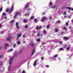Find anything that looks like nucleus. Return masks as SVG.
<instances>
[{"label":"nucleus","instance_id":"obj_49","mask_svg":"<svg viewBox=\"0 0 73 73\" xmlns=\"http://www.w3.org/2000/svg\"><path fill=\"white\" fill-rule=\"evenodd\" d=\"M66 12H64V15H66Z\"/></svg>","mask_w":73,"mask_h":73},{"label":"nucleus","instance_id":"obj_34","mask_svg":"<svg viewBox=\"0 0 73 73\" xmlns=\"http://www.w3.org/2000/svg\"><path fill=\"white\" fill-rule=\"evenodd\" d=\"M5 15H6V13H3V16H5Z\"/></svg>","mask_w":73,"mask_h":73},{"label":"nucleus","instance_id":"obj_14","mask_svg":"<svg viewBox=\"0 0 73 73\" xmlns=\"http://www.w3.org/2000/svg\"><path fill=\"white\" fill-rule=\"evenodd\" d=\"M35 18V17L33 16H32L30 18V20H31V19H34Z\"/></svg>","mask_w":73,"mask_h":73},{"label":"nucleus","instance_id":"obj_53","mask_svg":"<svg viewBox=\"0 0 73 73\" xmlns=\"http://www.w3.org/2000/svg\"><path fill=\"white\" fill-rule=\"evenodd\" d=\"M72 28V27H69V28H70H70Z\"/></svg>","mask_w":73,"mask_h":73},{"label":"nucleus","instance_id":"obj_17","mask_svg":"<svg viewBox=\"0 0 73 73\" xmlns=\"http://www.w3.org/2000/svg\"><path fill=\"white\" fill-rule=\"evenodd\" d=\"M49 27H50V25H48L47 26V29H49Z\"/></svg>","mask_w":73,"mask_h":73},{"label":"nucleus","instance_id":"obj_46","mask_svg":"<svg viewBox=\"0 0 73 73\" xmlns=\"http://www.w3.org/2000/svg\"><path fill=\"white\" fill-rule=\"evenodd\" d=\"M45 13H42V15H45Z\"/></svg>","mask_w":73,"mask_h":73},{"label":"nucleus","instance_id":"obj_7","mask_svg":"<svg viewBox=\"0 0 73 73\" xmlns=\"http://www.w3.org/2000/svg\"><path fill=\"white\" fill-rule=\"evenodd\" d=\"M68 37L64 36L63 37L64 40H68Z\"/></svg>","mask_w":73,"mask_h":73},{"label":"nucleus","instance_id":"obj_44","mask_svg":"<svg viewBox=\"0 0 73 73\" xmlns=\"http://www.w3.org/2000/svg\"><path fill=\"white\" fill-rule=\"evenodd\" d=\"M23 73H25V71L23 70L22 72Z\"/></svg>","mask_w":73,"mask_h":73},{"label":"nucleus","instance_id":"obj_10","mask_svg":"<svg viewBox=\"0 0 73 73\" xmlns=\"http://www.w3.org/2000/svg\"><path fill=\"white\" fill-rule=\"evenodd\" d=\"M36 28L37 29H42V27H36Z\"/></svg>","mask_w":73,"mask_h":73},{"label":"nucleus","instance_id":"obj_55","mask_svg":"<svg viewBox=\"0 0 73 73\" xmlns=\"http://www.w3.org/2000/svg\"><path fill=\"white\" fill-rule=\"evenodd\" d=\"M72 22H73V19H72Z\"/></svg>","mask_w":73,"mask_h":73},{"label":"nucleus","instance_id":"obj_37","mask_svg":"<svg viewBox=\"0 0 73 73\" xmlns=\"http://www.w3.org/2000/svg\"><path fill=\"white\" fill-rule=\"evenodd\" d=\"M9 50L10 52H11V51H12L13 50V49H11Z\"/></svg>","mask_w":73,"mask_h":73},{"label":"nucleus","instance_id":"obj_1","mask_svg":"<svg viewBox=\"0 0 73 73\" xmlns=\"http://www.w3.org/2000/svg\"><path fill=\"white\" fill-rule=\"evenodd\" d=\"M13 7H12L11 8L10 10L9 11L8 9H7L6 11L7 12H9V13H11L12 11H13Z\"/></svg>","mask_w":73,"mask_h":73},{"label":"nucleus","instance_id":"obj_24","mask_svg":"<svg viewBox=\"0 0 73 73\" xmlns=\"http://www.w3.org/2000/svg\"><path fill=\"white\" fill-rule=\"evenodd\" d=\"M55 31L56 32H58V29H56L55 30Z\"/></svg>","mask_w":73,"mask_h":73},{"label":"nucleus","instance_id":"obj_26","mask_svg":"<svg viewBox=\"0 0 73 73\" xmlns=\"http://www.w3.org/2000/svg\"><path fill=\"white\" fill-rule=\"evenodd\" d=\"M57 23L58 24L59 23H60V21H58L57 22Z\"/></svg>","mask_w":73,"mask_h":73},{"label":"nucleus","instance_id":"obj_38","mask_svg":"<svg viewBox=\"0 0 73 73\" xmlns=\"http://www.w3.org/2000/svg\"><path fill=\"white\" fill-rule=\"evenodd\" d=\"M21 42L20 41H18V44H20Z\"/></svg>","mask_w":73,"mask_h":73},{"label":"nucleus","instance_id":"obj_16","mask_svg":"<svg viewBox=\"0 0 73 73\" xmlns=\"http://www.w3.org/2000/svg\"><path fill=\"white\" fill-rule=\"evenodd\" d=\"M2 10H3V7H1L0 8V11L1 12V11H2Z\"/></svg>","mask_w":73,"mask_h":73},{"label":"nucleus","instance_id":"obj_21","mask_svg":"<svg viewBox=\"0 0 73 73\" xmlns=\"http://www.w3.org/2000/svg\"><path fill=\"white\" fill-rule=\"evenodd\" d=\"M52 4L53 3H52L51 2H50V6H51Z\"/></svg>","mask_w":73,"mask_h":73},{"label":"nucleus","instance_id":"obj_33","mask_svg":"<svg viewBox=\"0 0 73 73\" xmlns=\"http://www.w3.org/2000/svg\"><path fill=\"white\" fill-rule=\"evenodd\" d=\"M37 41L38 42H39V41H40V39H37Z\"/></svg>","mask_w":73,"mask_h":73},{"label":"nucleus","instance_id":"obj_42","mask_svg":"<svg viewBox=\"0 0 73 73\" xmlns=\"http://www.w3.org/2000/svg\"><path fill=\"white\" fill-rule=\"evenodd\" d=\"M38 36H40V33H38Z\"/></svg>","mask_w":73,"mask_h":73},{"label":"nucleus","instance_id":"obj_61","mask_svg":"<svg viewBox=\"0 0 73 73\" xmlns=\"http://www.w3.org/2000/svg\"><path fill=\"white\" fill-rule=\"evenodd\" d=\"M71 10H72V11H73V9H71Z\"/></svg>","mask_w":73,"mask_h":73},{"label":"nucleus","instance_id":"obj_18","mask_svg":"<svg viewBox=\"0 0 73 73\" xmlns=\"http://www.w3.org/2000/svg\"><path fill=\"white\" fill-rule=\"evenodd\" d=\"M63 29H64L65 31H67V30L66 29V28L65 27H63Z\"/></svg>","mask_w":73,"mask_h":73},{"label":"nucleus","instance_id":"obj_2","mask_svg":"<svg viewBox=\"0 0 73 73\" xmlns=\"http://www.w3.org/2000/svg\"><path fill=\"white\" fill-rule=\"evenodd\" d=\"M14 58V57H12L11 58H10L9 61V63L10 64H12V61H13V60Z\"/></svg>","mask_w":73,"mask_h":73},{"label":"nucleus","instance_id":"obj_62","mask_svg":"<svg viewBox=\"0 0 73 73\" xmlns=\"http://www.w3.org/2000/svg\"><path fill=\"white\" fill-rule=\"evenodd\" d=\"M17 40H18V38H17Z\"/></svg>","mask_w":73,"mask_h":73},{"label":"nucleus","instance_id":"obj_4","mask_svg":"<svg viewBox=\"0 0 73 73\" xmlns=\"http://www.w3.org/2000/svg\"><path fill=\"white\" fill-rule=\"evenodd\" d=\"M9 37H7V41H10V40L12 38L11 37V34H9Z\"/></svg>","mask_w":73,"mask_h":73},{"label":"nucleus","instance_id":"obj_27","mask_svg":"<svg viewBox=\"0 0 73 73\" xmlns=\"http://www.w3.org/2000/svg\"><path fill=\"white\" fill-rule=\"evenodd\" d=\"M70 47H67L66 48L67 50H69V49H70Z\"/></svg>","mask_w":73,"mask_h":73},{"label":"nucleus","instance_id":"obj_39","mask_svg":"<svg viewBox=\"0 0 73 73\" xmlns=\"http://www.w3.org/2000/svg\"><path fill=\"white\" fill-rule=\"evenodd\" d=\"M14 22V21L13 20L12 21H11V23H13Z\"/></svg>","mask_w":73,"mask_h":73},{"label":"nucleus","instance_id":"obj_29","mask_svg":"<svg viewBox=\"0 0 73 73\" xmlns=\"http://www.w3.org/2000/svg\"><path fill=\"white\" fill-rule=\"evenodd\" d=\"M63 50V48H60V50Z\"/></svg>","mask_w":73,"mask_h":73},{"label":"nucleus","instance_id":"obj_9","mask_svg":"<svg viewBox=\"0 0 73 73\" xmlns=\"http://www.w3.org/2000/svg\"><path fill=\"white\" fill-rule=\"evenodd\" d=\"M5 47H4V49H7V47H6V46H9V45L8 44H5Z\"/></svg>","mask_w":73,"mask_h":73},{"label":"nucleus","instance_id":"obj_11","mask_svg":"<svg viewBox=\"0 0 73 73\" xmlns=\"http://www.w3.org/2000/svg\"><path fill=\"white\" fill-rule=\"evenodd\" d=\"M23 22L25 23H26L27 22V20H24V21H23Z\"/></svg>","mask_w":73,"mask_h":73},{"label":"nucleus","instance_id":"obj_58","mask_svg":"<svg viewBox=\"0 0 73 73\" xmlns=\"http://www.w3.org/2000/svg\"><path fill=\"white\" fill-rule=\"evenodd\" d=\"M22 52V51H21L20 52H19V53H20L21 52Z\"/></svg>","mask_w":73,"mask_h":73},{"label":"nucleus","instance_id":"obj_30","mask_svg":"<svg viewBox=\"0 0 73 73\" xmlns=\"http://www.w3.org/2000/svg\"><path fill=\"white\" fill-rule=\"evenodd\" d=\"M4 33V31H1V34H3V33Z\"/></svg>","mask_w":73,"mask_h":73},{"label":"nucleus","instance_id":"obj_48","mask_svg":"<svg viewBox=\"0 0 73 73\" xmlns=\"http://www.w3.org/2000/svg\"><path fill=\"white\" fill-rule=\"evenodd\" d=\"M50 20L52 19V17H50Z\"/></svg>","mask_w":73,"mask_h":73},{"label":"nucleus","instance_id":"obj_22","mask_svg":"<svg viewBox=\"0 0 73 73\" xmlns=\"http://www.w3.org/2000/svg\"><path fill=\"white\" fill-rule=\"evenodd\" d=\"M28 27V25H25V28H27Z\"/></svg>","mask_w":73,"mask_h":73},{"label":"nucleus","instance_id":"obj_64","mask_svg":"<svg viewBox=\"0 0 73 73\" xmlns=\"http://www.w3.org/2000/svg\"><path fill=\"white\" fill-rule=\"evenodd\" d=\"M4 1H5V0H3Z\"/></svg>","mask_w":73,"mask_h":73},{"label":"nucleus","instance_id":"obj_23","mask_svg":"<svg viewBox=\"0 0 73 73\" xmlns=\"http://www.w3.org/2000/svg\"><path fill=\"white\" fill-rule=\"evenodd\" d=\"M8 70L9 71V70H10V69H11V67L10 66H9L8 67Z\"/></svg>","mask_w":73,"mask_h":73},{"label":"nucleus","instance_id":"obj_43","mask_svg":"<svg viewBox=\"0 0 73 73\" xmlns=\"http://www.w3.org/2000/svg\"><path fill=\"white\" fill-rule=\"evenodd\" d=\"M62 42H59V43L60 44H62Z\"/></svg>","mask_w":73,"mask_h":73},{"label":"nucleus","instance_id":"obj_5","mask_svg":"<svg viewBox=\"0 0 73 73\" xmlns=\"http://www.w3.org/2000/svg\"><path fill=\"white\" fill-rule=\"evenodd\" d=\"M29 3H27L26 5L25 6V7H24L25 9V8H28V7H29Z\"/></svg>","mask_w":73,"mask_h":73},{"label":"nucleus","instance_id":"obj_59","mask_svg":"<svg viewBox=\"0 0 73 73\" xmlns=\"http://www.w3.org/2000/svg\"><path fill=\"white\" fill-rule=\"evenodd\" d=\"M66 17V16H64V17Z\"/></svg>","mask_w":73,"mask_h":73},{"label":"nucleus","instance_id":"obj_13","mask_svg":"<svg viewBox=\"0 0 73 73\" xmlns=\"http://www.w3.org/2000/svg\"><path fill=\"white\" fill-rule=\"evenodd\" d=\"M34 21L35 23H36L37 21V19H34Z\"/></svg>","mask_w":73,"mask_h":73},{"label":"nucleus","instance_id":"obj_31","mask_svg":"<svg viewBox=\"0 0 73 73\" xmlns=\"http://www.w3.org/2000/svg\"><path fill=\"white\" fill-rule=\"evenodd\" d=\"M46 68H49V66L48 65H47L46 66Z\"/></svg>","mask_w":73,"mask_h":73},{"label":"nucleus","instance_id":"obj_56","mask_svg":"<svg viewBox=\"0 0 73 73\" xmlns=\"http://www.w3.org/2000/svg\"><path fill=\"white\" fill-rule=\"evenodd\" d=\"M34 33H36V31H34Z\"/></svg>","mask_w":73,"mask_h":73},{"label":"nucleus","instance_id":"obj_32","mask_svg":"<svg viewBox=\"0 0 73 73\" xmlns=\"http://www.w3.org/2000/svg\"><path fill=\"white\" fill-rule=\"evenodd\" d=\"M16 44H14V45L13 46V47H16Z\"/></svg>","mask_w":73,"mask_h":73},{"label":"nucleus","instance_id":"obj_47","mask_svg":"<svg viewBox=\"0 0 73 73\" xmlns=\"http://www.w3.org/2000/svg\"><path fill=\"white\" fill-rule=\"evenodd\" d=\"M44 33H46V31H44Z\"/></svg>","mask_w":73,"mask_h":73},{"label":"nucleus","instance_id":"obj_28","mask_svg":"<svg viewBox=\"0 0 73 73\" xmlns=\"http://www.w3.org/2000/svg\"><path fill=\"white\" fill-rule=\"evenodd\" d=\"M19 14V12H17L16 13V15H17Z\"/></svg>","mask_w":73,"mask_h":73},{"label":"nucleus","instance_id":"obj_12","mask_svg":"<svg viewBox=\"0 0 73 73\" xmlns=\"http://www.w3.org/2000/svg\"><path fill=\"white\" fill-rule=\"evenodd\" d=\"M31 46L33 47L34 45H35V44L34 43H31Z\"/></svg>","mask_w":73,"mask_h":73},{"label":"nucleus","instance_id":"obj_8","mask_svg":"<svg viewBox=\"0 0 73 73\" xmlns=\"http://www.w3.org/2000/svg\"><path fill=\"white\" fill-rule=\"evenodd\" d=\"M37 62V60H36L34 62V66H36V65H37L36 62Z\"/></svg>","mask_w":73,"mask_h":73},{"label":"nucleus","instance_id":"obj_25","mask_svg":"<svg viewBox=\"0 0 73 73\" xmlns=\"http://www.w3.org/2000/svg\"><path fill=\"white\" fill-rule=\"evenodd\" d=\"M16 17H17V15H15L14 17V18L15 19L16 18Z\"/></svg>","mask_w":73,"mask_h":73},{"label":"nucleus","instance_id":"obj_20","mask_svg":"<svg viewBox=\"0 0 73 73\" xmlns=\"http://www.w3.org/2000/svg\"><path fill=\"white\" fill-rule=\"evenodd\" d=\"M21 34H19V35H18V37H20L21 36Z\"/></svg>","mask_w":73,"mask_h":73},{"label":"nucleus","instance_id":"obj_60","mask_svg":"<svg viewBox=\"0 0 73 73\" xmlns=\"http://www.w3.org/2000/svg\"><path fill=\"white\" fill-rule=\"evenodd\" d=\"M1 27V25H0V28Z\"/></svg>","mask_w":73,"mask_h":73},{"label":"nucleus","instance_id":"obj_35","mask_svg":"<svg viewBox=\"0 0 73 73\" xmlns=\"http://www.w3.org/2000/svg\"><path fill=\"white\" fill-rule=\"evenodd\" d=\"M57 57V55H54V57H55V58Z\"/></svg>","mask_w":73,"mask_h":73},{"label":"nucleus","instance_id":"obj_63","mask_svg":"<svg viewBox=\"0 0 73 73\" xmlns=\"http://www.w3.org/2000/svg\"><path fill=\"white\" fill-rule=\"evenodd\" d=\"M16 56H14V57H15Z\"/></svg>","mask_w":73,"mask_h":73},{"label":"nucleus","instance_id":"obj_54","mask_svg":"<svg viewBox=\"0 0 73 73\" xmlns=\"http://www.w3.org/2000/svg\"><path fill=\"white\" fill-rule=\"evenodd\" d=\"M1 65H2V63L0 64V66H1Z\"/></svg>","mask_w":73,"mask_h":73},{"label":"nucleus","instance_id":"obj_36","mask_svg":"<svg viewBox=\"0 0 73 73\" xmlns=\"http://www.w3.org/2000/svg\"><path fill=\"white\" fill-rule=\"evenodd\" d=\"M68 25V23H66V26H67Z\"/></svg>","mask_w":73,"mask_h":73},{"label":"nucleus","instance_id":"obj_3","mask_svg":"<svg viewBox=\"0 0 73 73\" xmlns=\"http://www.w3.org/2000/svg\"><path fill=\"white\" fill-rule=\"evenodd\" d=\"M16 25L17 28L19 29H20V26H19V23H18V22L16 23Z\"/></svg>","mask_w":73,"mask_h":73},{"label":"nucleus","instance_id":"obj_57","mask_svg":"<svg viewBox=\"0 0 73 73\" xmlns=\"http://www.w3.org/2000/svg\"><path fill=\"white\" fill-rule=\"evenodd\" d=\"M1 48H2V47H1L0 48V50H1Z\"/></svg>","mask_w":73,"mask_h":73},{"label":"nucleus","instance_id":"obj_40","mask_svg":"<svg viewBox=\"0 0 73 73\" xmlns=\"http://www.w3.org/2000/svg\"><path fill=\"white\" fill-rule=\"evenodd\" d=\"M41 59L42 60H44V57H42V58H41Z\"/></svg>","mask_w":73,"mask_h":73},{"label":"nucleus","instance_id":"obj_50","mask_svg":"<svg viewBox=\"0 0 73 73\" xmlns=\"http://www.w3.org/2000/svg\"><path fill=\"white\" fill-rule=\"evenodd\" d=\"M31 9L30 8H29L28 9V10H31Z\"/></svg>","mask_w":73,"mask_h":73},{"label":"nucleus","instance_id":"obj_51","mask_svg":"<svg viewBox=\"0 0 73 73\" xmlns=\"http://www.w3.org/2000/svg\"><path fill=\"white\" fill-rule=\"evenodd\" d=\"M3 56L2 55H1L0 58H1Z\"/></svg>","mask_w":73,"mask_h":73},{"label":"nucleus","instance_id":"obj_41","mask_svg":"<svg viewBox=\"0 0 73 73\" xmlns=\"http://www.w3.org/2000/svg\"><path fill=\"white\" fill-rule=\"evenodd\" d=\"M55 7H56V6H53L52 7V8H55Z\"/></svg>","mask_w":73,"mask_h":73},{"label":"nucleus","instance_id":"obj_6","mask_svg":"<svg viewBox=\"0 0 73 73\" xmlns=\"http://www.w3.org/2000/svg\"><path fill=\"white\" fill-rule=\"evenodd\" d=\"M42 21H44L45 20H46V17H43L42 18Z\"/></svg>","mask_w":73,"mask_h":73},{"label":"nucleus","instance_id":"obj_45","mask_svg":"<svg viewBox=\"0 0 73 73\" xmlns=\"http://www.w3.org/2000/svg\"><path fill=\"white\" fill-rule=\"evenodd\" d=\"M42 45H44V42H42Z\"/></svg>","mask_w":73,"mask_h":73},{"label":"nucleus","instance_id":"obj_15","mask_svg":"<svg viewBox=\"0 0 73 73\" xmlns=\"http://www.w3.org/2000/svg\"><path fill=\"white\" fill-rule=\"evenodd\" d=\"M34 53H35V50H33V52H32V53L31 54L32 55H33Z\"/></svg>","mask_w":73,"mask_h":73},{"label":"nucleus","instance_id":"obj_19","mask_svg":"<svg viewBox=\"0 0 73 73\" xmlns=\"http://www.w3.org/2000/svg\"><path fill=\"white\" fill-rule=\"evenodd\" d=\"M67 9H69V10H70V9H72L71 7H67Z\"/></svg>","mask_w":73,"mask_h":73},{"label":"nucleus","instance_id":"obj_52","mask_svg":"<svg viewBox=\"0 0 73 73\" xmlns=\"http://www.w3.org/2000/svg\"><path fill=\"white\" fill-rule=\"evenodd\" d=\"M23 37H25V35H23Z\"/></svg>","mask_w":73,"mask_h":73}]
</instances>
